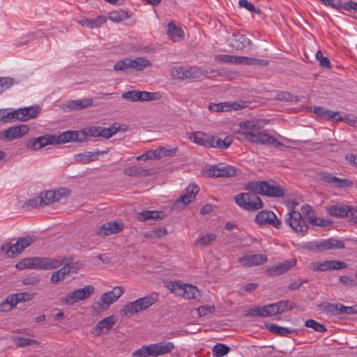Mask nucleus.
<instances>
[{
	"label": "nucleus",
	"instance_id": "1",
	"mask_svg": "<svg viewBox=\"0 0 357 357\" xmlns=\"http://www.w3.org/2000/svg\"><path fill=\"white\" fill-rule=\"evenodd\" d=\"M259 121L250 120L240 123V127L244 130L241 133L243 137L252 143L261 144H271L275 146H282L283 144L279 142L274 137L268 133L259 131L261 128Z\"/></svg>",
	"mask_w": 357,
	"mask_h": 357
},
{
	"label": "nucleus",
	"instance_id": "2",
	"mask_svg": "<svg viewBox=\"0 0 357 357\" xmlns=\"http://www.w3.org/2000/svg\"><path fill=\"white\" fill-rule=\"evenodd\" d=\"M245 190L271 197L284 195V189L272 181H250L245 184Z\"/></svg>",
	"mask_w": 357,
	"mask_h": 357
},
{
	"label": "nucleus",
	"instance_id": "3",
	"mask_svg": "<svg viewBox=\"0 0 357 357\" xmlns=\"http://www.w3.org/2000/svg\"><path fill=\"white\" fill-rule=\"evenodd\" d=\"M158 297L157 294H152L138 298L133 302H130L124 305L121 314L125 317H130L134 314H137L153 305L158 301Z\"/></svg>",
	"mask_w": 357,
	"mask_h": 357
},
{
	"label": "nucleus",
	"instance_id": "4",
	"mask_svg": "<svg viewBox=\"0 0 357 357\" xmlns=\"http://www.w3.org/2000/svg\"><path fill=\"white\" fill-rule=\"evenodd\" d=\"M257 194L251 191L239 193L234 197L236 204L249 211L259 210L263 208V202Z\"/></svg>",
	"mask_w": 357,
	"mask_h": 357
},
{
	"label": "nucleus",
	"instance_id": "5",
	"mask_svg": "<svg viewBox=\"0 0 357 357\" xmlns=\"http://www.w3.org/2000/svg\"><path fill=\"white\" fill-rule=\"evenodd\" d=\"M17 269L23 268H39L51 270L55 269L52 265V258L31 257L25 258L16 264Z\"/></svg>",
	"mask_w": 357,
	"mask_h": 357
},
{
	"label": "nucleus",
	"instance_id": "6",
	"mask_svg": "<svg viewBox=\"0 0 357 357\" xmlns=\"http://www.w3.org/2000/svg\"><path fill=\"white\" fill-rule=\"evenodd\" d=\"M169 289L176 296H181L185 299L197 298L199 296V290L196 286L173 282L169 285Z\"/></svg>",
	"mask_w": 357,
	"mask_h": 357
},
{
	"label": "nucleus",
	"instance_id": "7",
	"mask_svg": "<svg viewBox=\"0 0 357 357\" xmlns=\"http://www.w3.org/2000/svg\"><path fill=\"white\" fill-rule=\"evenodd\" d=\"M36 238L34 236H27L18 239V241L14 243H7L1 246V249L7 254L8 257H13L15 254H20L26 248L31 245Z\"/></svg>",
	"mask_w": 357,
	"mask_h": 357
},
{
	"label": "nucleus",
	"instance_id": "8",
	"mask_svg": "<svg viewBox=\"0 0 357 357\" xmlns=\"http://www.w3.org/2000/svg\"><path fill=\"white\" fill-rule=\"evenodd\" d=\"M93 291L94 287L92 285H86L68 294L61 299V301L63 304L72 305L77 302L88 298Z\"/></svg>",
	"mask_w": 357,
	"mask_h": 357
},
{
	"label": "nucleus",
	"instance_id": "9",
	"mask_svg": "<svg viewBox=\"0 0 357 357\" xmlns=\"http://www.w3.org/2000/svg\"><path fill=\"white\" fill-rule=\"evenodd\" d=\"M40 112V108L38 105L23 107L17 109L10 108L11 121H26L38 116Z\"/></svg>",
	"mask_w": 357,
	"mask_h": 357
},
{
	"label": "nucleus",
	"instance_id": "10",
	"mask_svg": "<svg viewBox=\"0 0 357 357\" xmlns=\"http://www.w3.org/2000/svg\"><path fill=\"white\" fill-rule=\"evenodd\" d=\"M160 97L159 93L137 90L129 91L122 94L123 99L133 102L157 100H159Z\"/></svg>",
	"mask_w": 357,
	"mask_h": 357
},
{
	"label": "nucleus",
	"instance_id": "11",
	"mask_svg": "<svg viewBox=\"0 0 357 357\" xmlns=\"http://www.w3.org/2000/svg\"><path fill=\"white\" fill-rule=\"evenodd\" d=\"M286 222L294 231L301 235H304L308 229V227L302 218L299 211H292L289 212Z\"/></svg>",
	"mask_w": 357,
	"mask_h": 357
},
{
	"label": "nucleus",
	"instance_id": "12",
	"mask_svg": "<svg viewBox=\"0 0 357 357\" xmlns=\"http://www.w3.org/2000/svg\"><path fill=\"white\" fill-rule=\"evenodd\" d=\"M122 287H115L112 290L102 294L97 302L98 305L102 310H106L109 305L116 301L123 294Z\"/></svg>",
	"mask_w": 357,
	"mask_h": 357
},
{
	"label": "nucleus",
	"instance_id": "13",
	"mask_svg": "<svg viewBox=\"0 0 357 357\" xmlns=\"http://www.w3.org/2000/svg\"><path fill=\"white\" fill-rule=\"evenodd\" d=\"M29 131L28 126L21 124L19 126H11L9 128L0 132V137L8 141H13L20 139L26 135Z\"/></svg>",
	"mask_w": 357,
	"mask_h": 357
},
{
	"label": "nucleus",
	"instance_id": "14",
	"mask_svg": "<svg viewBox=\"0 0 357 357\" xmlns=\"http://www.w3.org/2000/svg\"><path fill=\"white\" fill-rule=\"evenodd\" d=\"M227 43L233 49L243 50L250 45L251 40L239 31H235L227 38Z\"/></svg>",
	"mask_w": 357,
	"mask_h": 357
},
{
	"label": "nucleus",
	"instance_id": "15",
	"mask_svg": "<svg viewBox=\"0 0 357 357\" xmlns=\"http://www.w3.org/2000/svg\"><path fill=\"white\" fill-rule=\"evenodd\" d=\"M326 212L336 218L350 217L357 213V206L337 204L328 207Z\"/></svg>",
	"mask_w": 357,
	"mask_h": 357
},
{
	"label": "nucleus",
	"instance_id": "16",
	"mask_svg": "<svg viewBox=\"0 0 357 357\" xmlns=\"http://www.w3.org/2000/svg\"><path fill=\"white\" fill-rule=\"evenodd\" d=\"M255 221L260 225H268L278 229L281 226V222L277 218L275 214L268 210L259 212L255 217Z\"/></svg>",
	"mask_w": 357,
	"mask_h": 357
},
{
	"label": "nucleus",
	"instance_id": "17",
	"mask_svg": "<svg viewBox=\"0 0 357 357\" xmlns=\"http://www.w3.org/2000/svg\"><path fill=\"white\" fill-rule=\"evenodd\" d=\"M80 268V264L78 262L67 263L65 266L61 267L59 271L52 273L51 281L53 283H57L65 279L66 275L70 273H76Z\"/></svg>",
	"mask_w": 357,
	"mask_h": 357
},
{
	"label": "nucleus",
	"instance_id": "18",
	"mask_svg": "<svg viewBox=\"0 0 357 357\" xmlns=\"http://www.w3.org/2000/svg\"><path fill=\"white\" fill-rule=\"evenodd\" d=\"M68 194V190L65 188L59 189L58 190H47L41 192L39 194L43 206L59 202L63 196Z\"/></svg>",
	"mask_w": 357,
	"mask_h": 357
},
{
	"label": "nucleus",
	"instance_id": "19",
	"mask_svg": "<svg viewBox=\"0 0 357 357\" xmlns=\"http://www.w3.org/2000/svg\"><path fill=\"white\" fill-rule=\"evenodd\" d=\"M123 227L122 222L116 221L107 222L97 229L96 234L101 237H105L121 232Z\"/></svg>",
	"mask_w": 357,
	"mask_h": 357
},
{
	"label": "nucleus",
	"instance_id": "20",
	"mask_svg": "<svg viewBox=\"0 0 357 357\" xmlns=\"http://www.w3.org/2000/svg\"><path fill=\"white\" fill-rule=\"evenodd\" d=\"M240 170L231 165L213 166L208 169V175L214 177H230L238 174Z\"/></svg>",
	"mask_w": 357,
	"mask_h": 357
},
{
	"label": "nucleus",
	"instance_id": "21",
	"mask_svg": "<svg viewBox=\"0 0 357 357\" xmlns=\"http://www.w3.org/2000/svg\"><path fill=\"white\" fill-rule=\"evenodd\" d=\"M199 190V188L197 185H189L185 189L186 193L181 195L176 199L175 206L178 208L185 207L194 200Z\"/></svg>",
	"mask_w": 357,
	"mask_h": 357
},
{
	"label": "nucleus",
	"instance_id": "22",
	"mask_svg": "<svg viewBox=\"0 0 357 357\" xmlns=\"http://www.w3.org/2000/svg\"><path fill=\"white\" fill-rule=\"evenodd\" d=\"M54 137L50 135H45L36 138H32L26 143V148L34 151H38L48 144H53Z\"/></svg>",
	"mask_w": 357,
	"mask_h": 357
},
{
	"label": "nucleus",
	"instance_id": "23",
	"mask_svg": "<svg viewBox=\"0 0 357 357\" xmlns=\"http://www.w3.org/2000/svg\"><path fill=\"white\" fill-rule=\"evenodd\" d=\"M267 257L261 254L246 255L239 258V262L244 266H253L264 264Z\"/></svg>",
	"mask_w": 357,
	"mask_h": 357
},
{
	"label": "nucleus",
	"instance_id": "24",
	"mask_svg": "<svg viewBox=\"0 0 357 357\" xmlns=\"http://www.w3.org/2000/svg\"><path fill=\"white\" fill-rule=\"evenodd\" d=\"M114 316H109L100 321L93 328V333L98 336L101 334L108 333L116 323Z\"/></svg>",
	"mask_w": 357,
	"mask_h": 357
},
{
	"label": "nucleus",
	"instance_id": "25",
	"mask_svg": "<svg viewBox=\"0 0 357 357\" xmlns=\"http://www.w3.org/2000/svg\"><path fill=\"white\" fill-rule=\"evenodd\" d=\"M152 356L157 357L170 353L175 348L174 344L171 342H160L155 344H151Z\"/></svg>",
	"mask_w": 357,
	"mask_h": 357
},
{
	"label": "nucleus",
	"instance_id": "26",
	"mask_svg": "<svg viewBox=\"0 0 357 357\" xmlns=\"http://www.w3.org/2000/svg\"><path fill=\"white\" fill-rule=\"evenodd\" d=\"M108 152V149L105 151H97L95 152L86 151L75 154V160L79 163L87 164L92 161L98 160L100 155L105 154Z\"/></svg>",
	"mask_w": 357,
	"mask_h": 357
},
{
	"label": "nucleus",
	"instance_id": "27",
	"mask_svg": "<svg viewBox=\"0 0 357 357\" xmlns=\"http://www.w3.org/2000/svg\"><path fill=\"white\" fill-rule=\"evenodd\" d=\"M319 246V252H325L331 250L343 249L345 247L342 241L330 238L328 239L321 240Z\"/></svg>",
	"mask_w": 357,
	"mask_h": 357
},
{
	"label": "nucleus",
	"instance_id": "28",
	"mask_svg": "<svg viewBox=\"0 0 357 357\" xmlns=\"http://www.w3.org/2000/svg\"><path fill=\"white\" fill-rule=\"evenodd\" d=\"M295 265V261L286 260L276 266H272L268 271L271 275H280L290 270Z\"/></svg>",
	"mask_w": 357,
	"mask_h": 357
},
{
	"label": "nucleus",
	"instance_id": "29",
	"mask_svg": "<svg viewBox=\"0 0 357 357\" xmlns=\"http://www.w3.org/2000/svg\"><path fill=\"white\" fill-rule=\"evenodd\" d=\"M242 108L240 105L237 103L230 104L229 102H220V103H212L208 105V109L211 112H229L232 109L237 110Z\"/></svg>",
	"mask_w": 357,
	"mask_h": 357
},
{
	"label": "nucleus",
	"instance_id": "30",
	"mask_svg": "<svg viewBox=\"0 0 357 357\" xmlns=\"http://www.w3.org/2000/svg\"><path fill=\"white\" fill-rule=\"evenodd\" d=\"M208 142V147L209 148H219L225 149L231 144L232 139L229 137H227L224 139H222L216 136H210Z\"/></svg>",
	"mask_w": 357,
	"mask_h": 357
},
{
	"label": "nucleus",
	"instance_id": "31",
	"mask_svg": "<svg viewBox=\"0 0 357 357\" xmlns=\"http://www.w3.org/2000/svg\"><path fill=\"white\" fill-rule=\"evenodd\" d=\"M107 19L103 15H98L96 18H83L79 21V23L82 26H86L89 29H95L100 27L102 24L105 23Z\"/></svg>",
	"mask_w": 357,
	"mask_h": 357
},
{
	"label": "nucleus",
	"instance_id": "32",
	"mask_svg": "<svg viewBox=\"0 0 357 357\" xmlns=\"http://www.w3.org/2000/svg\"><path fill=\"white\" fill-rule=\"evenodd\" d=\"M167 34L169 39L174 42L180 41L184 38V31L179 26H177L174 22L168 24Z\"/></svg>",
	"mask_w": 357,
	"mask_h": 357
},
{
	"label": "nucleus",
	"instance_id": "33",
	"mask_svg": "<svg viewBox=\"0 0 357 357\" xmlns=\"http://www.w3.org/2000/svg\"><path fill=\"white\" fill-rule=\"evenodd\" d=\"M123 173L129 176L144 177L150 175L151 170L144 169L140 166L134 165L124 169Z\"/></svg>",
	"mask_w": 357,
	"mask_h": 357
},
{
	"label": "nucleus",
	"instance_id": "34",
	"mask_svg": "<svg viewBox=\"0 0 357 357\" xmlns=\"http://www.w3.org/2000/svg\"><path fill=\"white\" fill-rule=\"evenodd\" d=\"M341 303H331L328 302H323L318 305L319 310L324 312L326 314H331L333 315L341 314L340 309Z\"/></svg>",
	"mask_w": 357,
	"mask_h": 357
},
{
	"label": "nucleus",
	"instance_id": "35",
	"mask_svg": "<svg viewBox=\"0 0 357 357\" xmlns=\"http://www.w3.org/2000/svg\"><path fill=\"white\" fill-rule=\"evenodd\" d=\"M93 100L90 98H86L82 100H75L68 102L66 107L70 110H76L86 108L89 106H91Z\"/></svg>",
	"mask_w": 357,
	"mask_h": 357
},
{
	"label": "nucleus",
	"instance_id": "36",
	"mask_svg": "<svg viewBox=\"0 0 357 357\" xmlns=\"http://www.w3.org/2000/svg\"><path fill=\"white\" fill-rule=\"evenodd\" d=\"M151 66V61L143 56L130 59V66H131V69H134L137 71L143 70L144 68Z\"/></svg>",
	"mask_w": 357,
	"mask_h": 357
},
{
	"label": "nucleus",
	"instance_id": "37",
	"mask_svg": "<svg viewBox=\"0 0 357 357\" xmlns=\"http://www.w3.org/2000/svg\"><path fill=\"white\" fill-rule=\"evenodd\" d=\"M209 135H206L204 132H196L190 135V139L192 142L198 145L208 147L209 143Z\"/></svg>",
	"mask_w": 357,
	"mask_h": 357
},
{
	"label": "nucleus",
	"instance_id": "38",
	"mask_svg": "<svg viewBox=\"0 0 357 357\" xmlns=\"http://www.w3.org/2000/svg\"><path fill=\"white\" fill-rule=\"evenodd\" d=\"M12 340L17 347L22 348L38 344V341L36 340L23 337L18 335L12 336Z\"/></svg>",
	"mask_w": 357,
	"mask_h": 357
},
{
	"label": "nucleus",
	"instance_id": "39",
	"mask_svg": "<svg viewBox=\"0 0 357 357\" xmlns=\"http://www.w3.org/2000/svg\"><path fill=\"white\" fill-rule=\"evenodd\" d=\"M239 64H245L248 66H266L268 64V63L267 61L264 59L240 56Z\"/></svg>",
	"mask_w": 357,
	"mask_h": 357
},
{
	"label": "nucleus",
	"instance_id": "40",
	"mask_svg": "<svg viewBox=\"0 0 357 357\" xmlns=\"http://www.w3.org/2000/svg\"><path fill=\"white\" fill-rule=\"evenodd\" d=\"M330 260L324 261H314L310 264L309 268L312 271H331Z\"/></svg>",
	"mask_w": 357,
	"mask_h": 357
},
{
	"label": "nucleus",
	"instance_id": "41",
	"mask_svg": "<svg viewBox=\"0 0 357 357\" xmlns=\"http://www.w3.org/2000/svg\"><path fill=\"white\" fill-rule=\"evenodd\" d=\"M29 296L27 294L18 293L8 296L6 299L8 300L10 305L13 308L19 302L26 301L30 299Z\"/></svg>",
	"mask_w": 357,
	"mask_h": 357
},
{
	"label": "nucleus",
	"instance_id": "42",
	"mask_svg": "<svg viewBox=\"0 0 357 357\" xmlns=\"http://www.w3.org/2000/svg\"><path fill=\"white\" fill-rule=\"evenodd\" d=\"M214 59L216 61L218 62L239 64L240 56H233L229 54H217L215 56Z\"/></svg>",
	"mask_w": 357,
	"mask_h": 357
},
{
	"label": "nucleus",
	"instance_id": "43",
	"mask_svg": "<svg viewBox=\"0 0 357 357\" xmlns=\"http://www.w3.org/2000/svg\"><path fill=\"white\" fill-rule=\"evenodd\" d=\"M129 17L130 16L128 12L122 9L111 12L109 14V19L114 22H120L124 20L129 18Z\"/></svg>",
	"mask_w": 357,
	"mask_h": 357
},
{
	"label": "nucleus",
	"instance_id": "44",
	"mask_svg": "<svg viewBox=\"0 0 357 357\" xmlns=\"http://www.w3.org/2000/svg\"><path fill=\"white\" fill-rule=\"evenodd\" d=\"M266 326L271 332L282 336H287L291 332L288 328L280 326L274 324H269L266 325Z\"/></svg>",
	"mask_w": 357,
	"mask_h": 357
},
{
	"label": "nucleus",
	"instance_id": "45",
	"mask_svg": "<svg viewBox=\"0 0 357 357\" xmlns=\"http://www.w3.org/2000/svg\"><path fill=\"white\" fill-rule=\"evenodd\" d=\"M184 72L185 79H197L202 75V71L201 68L196 66L185 67V70Z\"/></svg>",
	"mask_w": 357,
	"mask_h": 357
},
{
	"label": "nucleus",
	"instance_id": "46",
	"mask_svg": "<svg viewBox=\"0 0 357 357\" xmlns=\"http://www.w3.org/2000/svg\"><path fill=\"white\" fill-rule=\"evenodd\" d=\"M275 99L280 101L298 102L299 100L297 96L293 95L288 91H279L275 96Z\"/></svg>",
	"mask_w": 357,
	"mask_h": 357
},
{
	"label": "nucleus",
	"instance_id": "47",
	"mask_svg": "<svg viewBox=\"0 0 357 357\" xmlns=\"http://www.w3.org/2000/svg\"><path fill=\"white\" fill-rule=\"evenodd\" d=\"M73 131H66L58 136L52 135L54 137V144L66 143L73 142Z\"/></svg>",
	"mask_w": 357,
	"mask_h": 357
},
{
	"label": "nucleus",
	"instance_id": "48",
	"mask_svg": "<svg viewBox=\"0 0 357 357\" xmlns=\"http://www.w3.org/2000/svg\"><path fill=\"white\" fill-rule=\"evenodd\" d=\"M98 130L99 137L109 139L117 132L119 128H116L115 125H113L112 127L108 128L98 126Z\"/></svg>",
	"mask_w": 357,
	"mask_h": 357
},
{
	"label": "nucleus",
	"instance_id": "49",
	"mask_svg": "<svg viewBox=\"0 0 357 357\" xmlns=\"http://www.w3.org/2000/svg\"><path fill=\"white\" fill-rule=\"evenodd\" d=\"M178 147H170V146H166V147H160L158 149V158H160L162 157H167V156H174L176 155L177 151H178Z\"/></svg>",
	"mask_w": 357,
	"mask_h": 357
},
{
	"label": "nucleus",
	"instance_id": "50",
	"mask_svg": "<svg viewBox=\"0 0 357 357\" xmlns=\"http://www.w3.org/2000/svg\"><path fill=\"white\" fill-rule=\"evenodd\" d=\"M152 356V351L150 344L144 345L141 348L135 350L132 354V357H148Z\"/></svg>",
	"mask_w": 357,
	"mask_h": 357
},
{
	"label": "nucleus",
	"instance_id": "51",
	"mask_svg": "<svg viewBox=\"0 0 357 357\" xmlns=\"http://www.w3.org/2000/svg\"><path fill=\"white\" fill-rule=\"evenodd\" d=\"M229 351L230 348L229 347L220 343L215 344L213 349V351L217 357H222L227 354Z\"/></svg>",
	"mask_w": 357,
	"mask_h": 357
},
{
	"label": "nucleus",
	"instance_id": "52",
	"mask_svg": "<svg viewBox=\"0 0 357 357\" xmlns=\"http://www.w3.org/2000/svg\"><path fill=\"white\" fill-rule=\"evenodd\" d=\"M215 238L216 236L214 234H207L197 238L195 241V244L197 246H206Z\"/></svg>",
	"mask_w": 357,
	"mask_h": 357
},
{
	"label": "nucleus",
	"instance_id": "53",
	"mask_svg": "<svg viewBox=\"0 0 357 357\" xmlns=\"http://www.w3.org/2000/svg\"><path fill=\"white\" fill-rule=\"evenodd\" d=\"M42 199H40V196H37L36 197H33L32 199H29L26 202L23 204L22 208L26 209H31L40 206H43L41 203Z\"/></svg>",
	"mask_w": 357,
	"mask_h": 357
},
{
	"label": "nucleus",
	"instance_id": "54",
	"mask_svg": "<svg viewBox=\"0 0 357 357\" xmlns=\"http://www.w3.org/2000/svg\"><path fill=\"white\" fill-rule=\"evenodd\" d=\"M275 303L278 308V312L279 313L291 310L295 307V304L290 301H281Z\"/></svg>",
	"mask_w": 357,
	"mask_h": 357
},
{
	"label": "nucleus",
	"instance_id": "55",
	"mask_svg": "<svg viewBox=\"0 0 357 357\" xmlns=\"http://www.w3.org/2000/svg\"><path fill=\"white\" fill-rule=\"evenodd\" d=\"M310 222L313 225L319 227H328L333 223V221L329 219H324L317 217H310Z\"/></svg>",
	"mask_w": 357,
	"mask_h": 357
},
{
	"label": "nucleus",
	"instance_id": "56",
	"mask_svg": "<svg viewBox=\"0 0 357 357\" xmlns=\"http://www.w3.org/2000/svg\"><path fill=\"white\" fill-rule=\"evenodd\" d=\"M305 326L313 328L317 332H326V327L314 319H307L305 324Z\"/></svg>",
	"mask_w": 357,
	"mask_h": 357
},
{
	"label": "nucleus",
	"instance_id": "57",
	"mask_svg": "<svg viewBox=\"0 0 357 357\" xmlns=\"http://www.w3.org/2000/svg\"><path fill=\"white\" fill-rule=\"evenodd\" d=\"M316 58L317 61L319 62V66L326 68H331V62L328 57L324 56V54L321 51L318 50L316 53Z\"/></svg>",
	"mask_w": 357,
	"mask_h": 357
},
{
	"label": "nucleus",
	"instance_id": "58",
	"mask_svg": "<svg viewBox=\"0 0 357 357\" xmlns=\"http://www.w3.org/2000/svg\"><path fill=\"white\" fill-rule=\"evenodd\" d=\"M15 83V79L12 77H0V94L10 88Z\"/></svg>",
	"mask_w": 357,
	"mask_h": 357
},
{
	"label": "nucleus",
	"instance_id": "59",
	"mask_svg": "<svg viewBox=\"0 0 357 357\" xmlns=\"http://www.w3.org/2000/svg\"><path fill=\"white\" fill-rule=\"evenodd\" d=\"M185 66H175L172 69V75L176 79H185Z\"/></svg>",
	"mask_w": 357,
	"mask_h": 357
},
{
	"label": "nucleus",
	"instance_id": "60",
	"mask_svg": "<svg viewBox=\"0 0 357 357\" xmlns=\"http://www.w3.org/2000/svg\"><path fill=\"white\" fill-rule=\"evenodd\" d=\"M130 59H126L124 60L119 61L114 66V69L116 71H125L126 70L131 69V66H130Z\"/></svg>",
	"mask_w": 357,
	"mask_h": 357
},
{
	"label": "nucleus",
	"instance_id": "61",
	"mask_svg": "<svg viewBox=\"0 0 357 357\" xmlns=\"http://www.w3.org/2000/svg\"><path fill=\"white\" fill-rule=\"evenodd\" d=\"M238 3L241 8H244L251 13L259 14L261 12L260 9L257 8L252 3L249 2L248 0H239Z\"/></svg>",
	"mask_w": 357,
	"mask_h": 357
},
{
	"label": "nucleus",
	"instance_id": "62",
	"mask_svg": "<svg viewBox=\"0 0 357 357\" xmlns=\"http://www.w3.org/2000/svg\"><path fill=\"white\" fill-rule=\"evenodd\" d=\"M159 212L156 211H145L139 214V220H146L150 219H158Z\"/></svg>",
	"mask_w": 357,
	"mask_h": 357
},
{
	"label": "nucleus",
	"instance_id": "63",
	"mask_svg": "<svg viewBox=\"0 0 357 357\" xmlns=\"http://www.w3.org/2000/svg\"><path fill=\"white\" fill-rule=\"evenodd\" d=\"M245 316L247 317H266V314L263 311V307H255L253 308L250 309Z\"/></svg>",
	"mask_w": 357,
	"mask_h": 357
},
{
	"label": "nucleus",
	"instance_id": "64",
	"mask_svg": "<svg viewBox=\"0 0 357 357\" xmlns=\"http://www.w3.org/2000/svg\"><path fill=\"white\" fill-rule=\"evenodd\" d=\"M52 265L55 266V268H58L61 266L63 267L65 266V264L73 263L74 261L70 258L59 257L57 258H52Z\"/></svg>",
	"mask_w": 357,
	"mask_h": 357
}]
</instances>
